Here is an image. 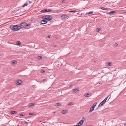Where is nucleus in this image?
Returning <instances> with one entry per match:
<instances>
[{
  "mask_svg": "<svg viewBox=\"0 0 126 126\" xmlns=\"http://www.w3.org/2000/svg\"><path fill=\"white\" fill-rule=\"evenodd\" d=\"M22 81L20 80H18L16 82V84L18 85H20L22 83Z\"/></svg>",
  "mask_w": 126,
  "mask_h": 126,
  "instance_id": "1a4fd4ad",
  "label": "nucleus"
},
{
  "mask_svg": "<svg viewBox=\"0 0 126 126\" xmlns=\"http://www.w3.org/2000/svg\"><path fill=\"white\" fill-rule=\"evenodd\" d=\"M45 72V71H44V70H41V72H40L41 73H43L44 72Z\"/></svg>",
  "mask_w": 126,
  "mask_h": 126,
  "instance_id": "c85d7f7f",
  "label": "nucleus"
},
{
  "mask_svg": "<svg viewBox=\"0 0 126 126\" xmlns=\"http://www.w3.org/2000/svg\"><path fill=\"white\" fill-rule=\"evenodd\" d=\"M68 111L66 110H63L62 111V113L63 114H65Z\"/></svg>",
  "mask_w": 126,
  "mask_h": 126,
  "instance_id": "ddd939ff",
  "label": "nucleus"
},
{
  "mask_svg": "<svg viewBox=\"0 0 126 126\" xmlns=\"http://www.w3.org/2000/svg\"><path fill=\"white\" fill-rule=\"evenodd\" d=\"M43 80L44 81H46V80L45 79H43Z\"/></svg>",
  "mask_w": 126,
  "mask_h": 126,
  "instance_id": "f704fd0d",
  "label": "nucleus"
},
{
  "mask_svg": "<svg viewBox=\"0 0 126 126\" xmlns=\"http://www.w3.org/2000/svg\"><path fill=\"white\" fill-rule=\"evenodd\" d=\"M32 1H30L29 2L30 3H31L32 2Z\"/></svg>",
  "mask_w": 126,
  "mask_h": 126,
  "instance_id": "72a5a7b5",
  "label": "nucleus"
},
{
  "mask_svg": "<svg viewBox=\"0 0 126 126\" xmlns=\"http://www.w3.org/2000/svg\"><path fill=\"white\" fill-rule=\"evenodd\" d=\"M77 12V11L76 10L70 11L69 12Z\"/></svg>",
  "mask_w": 126,
  "mask_h": 126,
  "instance_id": "b1692460",
  "label": "nucleus"
},
{
  "mask_svg": "<svg viewBox=\"0 0 126 126\" xmlns=\"http://www.w3.org/2000/svg\"><path fill=\"white\" fill-rule=\"evenodd\" d=\"M45 9H43L42 10L41 12H45Z\"/></svg>",
  "mask_w": 126,
  "mask_h": 126,
  "instance_id": "7c9ffc66",
  "label": "nucleus"
},
{
  "mask_svg": "<svg viewBox=\"0 0 126 126\" xmlns=\"http://www.w3.org/2000/svg\"><path fill=\"white\" fill-rule=\"evenodd\" d=\"M93 11H91V12H87L86 13V14H92V13H93Z\"/></svg>",
  "mask_w": 126,
  "mask_h": 126,
  "instance_id": "393cba45",
  "label": "nucleus"
},
{
  "mask_svg": "<svg viewBox=\"0 0 126 126\" xmlns=\"http://www.w3.org/2000/svg\"><path fill=\"white\" fill-rule=\"evenodd\" d=\"M79 91V89L78 88H75L73 89V91L74 92H77Z\"/></svg>",
  "mask_w": 126,
  "mask_h": 126,
  "instance_id": "f8f14e48",
  "label": "nucleus"
},
{
  "mask_svg": "<svg viewBox=\"0 0 126 126\" xmlns=\"http://www.w3.org/2000/svg\"><path fill=\"white\" fill-rule=\"evenodd\" d=\"M43 18H44V19H46L48 21L52 19V17L47 15H46L45 16L43 17Z\"/></svg>",
  "mask_w": 126,
  "mask_h": 126,
  "instance_id": "7ed1b4c3",
  "label": "nucleus"
},
{
  "mask_svg": "<svg viewBox=\"0 0 126 126\" xmlns=\"http://www.w3.org/2000/svg\"><path fill=\"white\" fill-rule=\"evenodd\" d=\"M35 105V103H29L28 105V107H30Z\"/></svg>",
  "mask_w": 126,
  "mask_h": 126,
  "instance_id": "9b49d317",
  "label": "nucleus"
},
{
  "mask_svg": "<svg viewBox=\"0 0 126 126\" xmlns=\"http://www.w3.org/2000/svg\"><path fill=\"white\" fill-rule=\"evenodd\" d=\"M17 44L18 45H19L21 44V42L20 41H18L17 42Z\"/></svg>",
  "mask_w": 126,
  "mask_h": 126,
  "instance_id": "5701e85b",
  "label": "nucleus"
},
{
  "mask_svg": "<svg viewBox=\"0 0 126 126\" xmlns=\"http://www.w3.org/2000/svg\"><path fill=\"white\" fill-rule=\"evenodd\" d=\"M30 63H32L31 62H30Z\"/></svg>",
  "mask_w": 126,
  "mask_h": 126,
  "instance_id": "58836bf2",
  "label": "nucleus"
},
{
  "mask_svg": "<svg viewBox=\"0 0 126 126\" xmlns=\"http://www.w3.org/2000/svg\"><path fill=\"white\" fill-rule=\"evenodd\" d=\"M100 8L101 9H102V10H107V8H106L105 7H100Z\"/></svg>",
  "mask_w": 126,
  "mask_h": 126,
  "instance_id": "aec40b11",
  "label": "nucleus"
},
{
  "mask_svg": "<svg viewBox=\"0 0 126 126\" xmlns=\"http://www.w3.org/2000/svg\"><path fill=\"white\" fill-rule=\"evenodd\" d=\"M74 104V103L73 102H71L70 103H69L68 104V105H73Z\"/></svg>",
  "mask_w": 126,
  "mask_h": 126,
  "instance_id": "4be33fe9",
  "label": "nucleus"
},
{
  "mask_svg": "<svg viewBox=\"0 0 126 126\" xmlns=\"http://www.w3.org/2000/svg\"><path fill=\"white\" fill-rule=\"evenodd\" d=\"M107 63L109 66H111L112 65V63L111 62H108Z\"/></svg>",
  "mask_w": 126,
  "mask_h": 126,
  "instance_id": "4468645a",
  "label": "nucleus"
},
{
  "mask_svg": "<svg viewBox=\"0 0 126 126\" xmlns=\"http://www.w3.org/2000/svg\"><path fill=\"white\" fill-rule=\"evenodd\" d=\"M16 61H14V62H12L11 63V64L13 65H15L16 64Z\"/></svg>",
  "mask_w": 126,
  "mask_h": 126,
  "instance_id": "6ab92c4d",
  "label": "nucleus"
},
{
  "mask_svg": "<svg viewBox=\"0 0 126 126\" xmlns=\"http://www.w3.org/2000/svg\"><path fill=\"white\" fill-rule=\"evenodd\" d=\"M54 105L55 106L58 107L60 106L61 105V104L60 103H57L56 104H55Z\"/></svg>",
  "mask_w": 126,
  "mask_h": 126,
  "instance_id": "dca6fc26",
  "label": "nucleus"
},
{
  "mask_svg": "<svg viewBox=\"0 0 126 126\" xmlns=\"http://www.w3.org/2000/svg\"><path fill=\"white\" fill-rule=\"evenodd\" d=\"M20 26L18 25H12L11 26V29L14 31H16L20 29Z\"/></svg>",
  "mask_w": 126,
  "mask_h": 126,
  "instance_id": "f257e3e1",
  "label": "nucleus"
},
{
  "mask_svg": "<svg viewBox=\"0 0 126 126\" xmlns=\"http://www.w3.org/2000/svg\"><path fill=\"white\" fill-rule=\"evenodd\" d=\"M48 38H50V36L48 35Z\"/></svg>",
  "mask_w": 126,
  "mask_h": 126,
  "instance_id": "c9c22d12",
  "label": "nucleus"
},
{
  "mask_svg": "<svg viewBox=\"0 0 126 126\" xmlns=\"http://www.w3.org/2000/svg\"><path fill=\"white\" fill-rule=\"evenodd\" d=\"M63 3H64L65 2V1L64 0H63L62 1Z\"/></svg>",
  "mask_w": 126,
  "mask_h": 126,
  "instance_id": "473e14b6",
  "label": "nucleus"
},
{
  "mask_svg": "<svg viewBox=\"0 0 126 126\" xmlns=\"http://www.w3.org/2000/svg\"><path fill=\"white\" fill-rule=\"evenodd\" d=\"M108 96L106 97L99 104L98 106V107H100L102 106L103 104L106 102L107 100Z\"/></svg>",
  "mask_w": 126,
  "mask_h": 126,
  "instance_id": "39448f33",
  "label": "nucleus"
},
{
  "mask_svg": "<svg viewBox=\"0 0 126 126\" xmlns=\"http://www.w3.org/2000/svg\"><path fill=\"white\" fill-rule=\"evenodd\" d=\"M124 12V13H126V11H125V12Z\"/></svg>",
  "mask_w": 126,
  "mask_h": 126,
  "instance_id": "4c0bfd02",
  "label": "nucleus"
},
{
  "mask_svg": "<svg viewBox=\"0 0 126 126\" xmlns=\"http://www.w3.org/2000/svg\"><path fill=\"white\" fill-rule=\"evenodd\" d=\"M118 44L117 43H115L114 44V45L115 46H118Z\"/></svg>",
  "mask_w": 126,
  "mask_h": 126,
  "instance_id": "2f4dec72",
  "label": "nucleus"
},
{
  "mask_svg": "<svg viewBox=\"0 0 126 126\" xmlns=\"http://www.w3.org/2000/svg\"><path fill=\"white\" fill-rule=\"evenodd\" d=\"M11 113L13 114H17V112L16 111H11Z\"/></svg>",
  "mask_w": 126,
  "mask_h": 126,
  "instance_id": "2eb2a0df",
  "label": "nucleus"
},
{
  "mask_svg": "<svg viewBox=\"0 0 126 126\" xmlns=\"http://www.w3.org/2000/svg\"><path fill=\"white\" fill-rule=\"evenodd\" d=\"M72 86H73L72 85H71V86H71V87H72Z\"/></svg>",
  "mask_w": 126,
  "mask_h": 126,
  "instance_id": "e433bc0d",
  "label": "nucleus"
},
{
  "mask_svg": "<svg viewBox=\"0 0 126 126\" xmlns=\"http://www.w3.org/2000/svg\"><path fill=\"white\" fill-rule=\"evenodd\" d=\"M85 119L84 118V117H83V118H82V119L80 120L78 124L77 125H79L80 126L82 125Z\"/></svg>",
  "mask_w": 126,
  "mask_h": 126,
  "instance_id": "423d86ee",
  "label": "nucleus"
},
{
  "mask_svg": "<svg viewBox=\"0 0 126 126\" xmlns=\"http://www.w3.org/2000/svg\"><path fill=\"white\" fill-rule=\"evenodd\" d=\"M69 16L66 14H63L61 16V18L63 19H65L68 17Z\"/></svg>",
  "mask_w": 126,
  "mask_h": 126,
  "instance_id": "0eeeda50",
  "label": "nucleus"
},
{
  "mask_svg": "<svg viewBox=\"0 0 126 126\" xmlns=\"http://www.w3.org/2000/svg\"><path fill=\"white\" fill-rule=\"evenodd\" d=\"M100 30V28H98L97 29V31L98 32H99Z\"/></svg>",
  "mask_w": 126,
  "mask_h": 126,
  "instance_id": "a878e982",
  "label": "nucleus"
},
{
  "mask_svg": "<svg viewBox=\"0 0 126 126\" xmlns=\"http://www.w3.org/2000/svg\"><path fill=\"white\" fill-rule=\"evenodd\" d=\"M51 9H45V12H49L51 11Z\"/></svg>",
  "mask_w": 126,
  "mask_h": 126,
  "instance_id": "412c9836",
  "label": "nucleus"
},
{
  "mask_svg": "<svg viewBox=\"0 0 126 126\" xmlns=\"http://www.w3.org/2000/svg\"><path fill=\"white\" fill-rule=\"evenodd\" d=\"M25 114H20V115L21 116H24Z\"/></svg>",
  "mask_w": 126,
  "mask_h": 126,
  "instance_id": "c756f323",
  "label": "nucleus"
},
{
  "mask_svg": "<svg viewBox=\"0 0 126 126\" xmlns=\"http://www.w3.org/2000/svg\"><path fill=\"white\" fill-rule=\"evenodd\" d=\"M20 29L21 28H24L26 27H27V26H28V25L25 22L21 23L20 24Z\"/></svg>",
  "mask_w": 126,
  "mask_h": 126,
  "instance_id": "f03ea898",
  "label": "nucleus"
},
{
  "mask_svg": "<svg viewBox=\"0 0 126 126\" xmlns=\"http://www.w3.org/2000/svg\"><path fill=\"white\" fill-rule=\"evenodd\" d=\"M96 104H93L92 105L90 108V110L89 111V112L91 113L94 110L95 107L96 106Z\"/></svg>",
  "mask_w": 126,
  "mask_h": 126,
  "instance_id": "20e7f679",
  "label": "nucleus"
},
{
  "mask_svg": "<svg viewBox=\"0 0 126 126\" xmlns=\"http://www.w3.org/2000/svg\"><path fill=\"white\" fill-rule=\"evenodd\" d=\"M42 58V57L41 56H39L37 58L39 59H41Z\"/></svg>",
  "mask_w": 126,
  "mask_h": 126,
  "instance_id": "bb28decb",
  "label": "nucleus"
},
{
  "mask_svg": "<svg viewBox=\"0 0 126 126\" xmlns=\"http://www.w3.org/2000/svg\"><path fill=\"white\" fill-rule=\"evenodd\" d=\"M116 13V12L115 11H111V12H110L109 13V14L110 15H111L112 14L115 13Z\"/></svg>",
  "mask_w": 126,
  "mask_h": 126,
  "instance_id": "f3484780",
  "label": "nucleus"
},
{
  "mask_svg": "<svg viewBox=\"0 0 126 126\" xmlns=\"http://www.w3.org/2000/svg\"><path fill=\"white\" fill-rule=\"evenodd\" d=\"M92 95V94L90 93H88L86 94H84V96L85 97H88Z\"/></svg>",
  "mask_w": 126,
  "mask_h": 126,
  "instance_id": "9d476101",
  "label": "nucleus"
},
{
  "mask_svg": "<svg viewBox=\"0 0 126 126\" xmlns=\"http://www.w3.org/2000/svg\"><path fill=\"white\" fill-rule=\"evenodd\" d=\"M43 20L41 21V23L42 24H45L47 22V21L45 20L46 19H44V18H43Z\"/></svg>",
  "mask_w": 126,
  "mask_h": 126,
  "instance_id": "6e6552de",
  "label": "nucleus"
},
{
  "mask_svg": "<svg viewBox=\"0 0 126 126\" xmlns=\"http://www.w3.org/2000/svg\"><path fill=\"white\" fill-rule=\"evenodd\" d=\"M29 115H35L34 114H33V113H30L29 114Z\"/></svg>",
  "mask_w": 126,
  "mask_h": 126,
  "instance_id": "cd10ccee",
  "label": "nucleus"
},
{
  "mask_svg": "<svg viewBox=\"0 0 126 126\" xmlns=\"http://www.w3.org/2000/svg\"><path fill=\"white\" fill-rule=\"evenodd\" d=\"M28 4V3L26 2L22 6V7H24L25 6H27Z\"/></svg>",
  "mask_w": 126,
  "mask_h": 126,
  "instance_id": "a211bd4d",
  "label": "nucleus"
}]
</instances>
